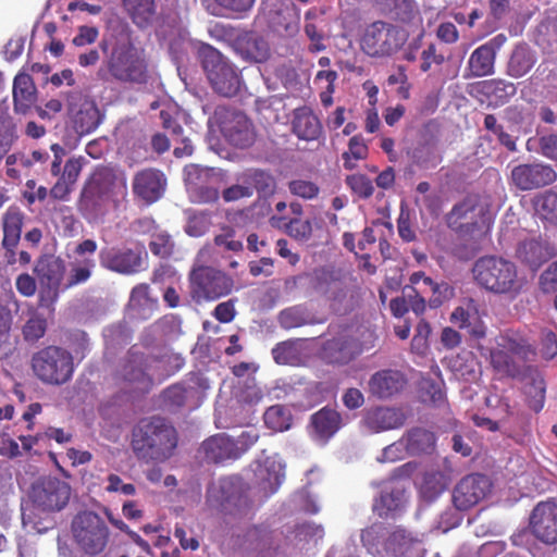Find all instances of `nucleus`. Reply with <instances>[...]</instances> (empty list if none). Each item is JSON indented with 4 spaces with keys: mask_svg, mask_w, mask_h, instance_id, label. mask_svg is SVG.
<instances>
[{
    "mask_svg": "<svg viewBox=\"0 0 557 557\" xmlns=\"http://www.w3.org/2000/svg\"><path fill=\"white\" fill-rule=\"evenodd\" d=\"M214 243L218 247L228 251H240L243 243L236 238L235 231L231 227L222 228L221 233L214 237Z\"/></svg>",
    "mask_w": 557,
    "mask_h": 557,
    "instance_id": "nucleus-58",
    "label": "nucleus"
},
{
    "mask_svg": "<svg viewBox=\"0 0 557 557\" xmlns=\"http://www.w3.org/2000/svg\"><path fill=\"white\" fill-rule=\"evenodd\" d=\"M201 449L206 459L211 462H222L239 457L234 440L224 434L208 438L202 443Z\"/></svg>",
    "mask_w": 557,
    "mask_h": 557,
    "instance_id": "nucleus-27",
    "label": "nucleus"
},
{
    "mask_svg": "<svg viewBox=\"0 0 557 557\" xmlns=\"http://www.w3.org/2000/svg\"><path fill=\"white\" fill-rule=\"evenodd\" d=\"M184 172L186 189L193 202L210 203L218 200L223 180L220 171L190 164Z\"/></svg>",
    "mask_w": 557,
    "mask_h": 557,
    "instance_id": "nucleus-13",
    "label": "nucleus"
},
{
    "mask_svg": "<svg viewBox=\"0 0 557 557\" xmlns=\"http://www.w3.org/2000/svg\"><path fill=\"white\" fill-rule=\"evenodd\" d=\"M405 500L404 486L399 481L392 480L382 487L380 497L374 502L373 510L380 517H392L404 507Z\"/></svg>",
    "mask_w": 557,
    "mask_h": 557,
    "instance_id": "nucleus-25",
    "label": "nucleus"
},
{
    "mask_svg": "<svg viewBox=\"0 0 557 557\" xmlns=\"http://www.w3.org/2000/svg\"><path fill=\"white\" fill-rule=\"evenodd\" d=\"M312 288L329 301L336 313H345L354 307L352 293L339 271L318 269L312 273Z\"/></svg>",
    "mask_w": 557,
    "mask_h": 557,
    "instance_id": "nucleus-9",
    "label": "nucleus"
},
{
    "mask_svg": "<svg viewBox=\"0 0 557 557\" xmlns=\"http://www.w3.org/2000/svg\"><path fill=\"white\" fill-rule=\"evenodd\" d=\"M308 322V314L300 306L284 309L278 314V323L282 327L289 330L299 327Z\"/></svg>",
    "mask_w": 557,
    "mask_h": 557,
    "instance_id": "nucleus-53",
    "label": "nucleus"
},
{
    "mask_svg": "<svg viewBox=\"0 0 557 557\" xmlns=\"http://www.w3.org/2000/svg\"><path fill=\"white\" fill-rule=\"evenodd\" d=\"M557 178L552 166L541 163L520 164L512 169V183L521 190H530L554 183Z\"/></svg>",
    "mask_w": 557,
    "mask_h": 557,
    "instance_id": "nucleus-22",
    "label": "nucleus"
},
{
    "mask_svg": "<svg viewBox=\"0 0 557 557\" xmlns=\"http://www.w3.org/2000/svg\"><path fill=\"white\" fill-rule=\"evenodd\" d=\"M405 420L406 417L400 409L381 406L367 409L360 424L368 433H380L400 428Z\"/></svg>",
    "mask_w": 557,
    "mask_h": 557,
    "instance_id": "nucleus-23",
    "label": "nucleus"
},
{
    "mask_svg": "<svg viewBox=\"0 0 557 557\" xmlns=\"http://www.w3.org/2000/svg\"><path fill=\"white\" fill-rule=\"evenodd\" d=\"M494 62L492 50L480 46L471 53L468 65L472 76L482 77L494 73Z\"/></svg>",
    "mask_w": 557,
    "mask_h": 557,
    "instance_id": "nucleus-39",
    "label": "nucleus"
},
{
    "mask_svg": "<svg viewBox=\"0 0 557 557\" xmlns=\"http://www.w3.org/2000/svg\"><path fill=\"white\" fill-rule=\"evenodd\" d=\"M408 35L407 29L379 21L364 29L360 46L368 55L387 57L403 47Z\"/></svg>",
    "mask_w": 557,
    "mask_h": 557,
    "instance_id": "nucleus-8",
    "label": "nucleus"
},
{
    "mask_svg": "<svg viewBox=\"0 0 557 557\" xmlns=\"http://www.w3.org/2000/svg\"><path fill=\"white\" fill-rule=\"evenodd\" d=\"M211 225L210 218L205 212L193 213L188 216L185 232L193 237H200L205 235Z\"/></svg>",
    "mask_w": 557,
    "mask_h": 557,
    "instance_id": "nucleus-56",
    "label": "nucleus"
},
{
    "mask_svg": "<svg viewBox=\"0 0 557 557\" xmlns=\"http://www.w3.org/2000/svg\"><path fill=\"white\" fill-rule=\"evenodd\" d=\"M251 196L252 187L244 182L243 175L239 178V183L225 188L222 193V197L226 202L237 201Z\"/></svg>",
    "mask_w": 557,
    "mask_h": 557,
    "instance_id": "nucleus-59",
    "label": "nucleus"
},
{
    "mask_svg": "<svg viewBox=\"0 0 557 557\" xmlns=\"http://www.w3.org/2000/svg\"><path fill=\"white\" fill-rule=\"evenodd\" d=\"M519 380L524 382L530 408L536 412L540 411L545 400V384L542 375L536 369L529 366Z\"/></svg>",
    "mask_w": 557,
    "mask_h": 557,
    "instance_id": "nucleus-30",
    "label": "nucleus"
},
{
    "mask_svg": "<svg viewBox=\"0 0 557 557\" xmlns=\"http://www.w3.org/2000/svg\"><path fill=\"white\" fill-rule=\"evenodd\" d=\"M166 185L168 180L162 171L147 168L134 174L132 191L135 198L147 205H151L162 198Z\"/></svg>",
    "mask_w": 557,
    "mask_h": 557,
    "instance_id": "nucleus-19",
    "label": "nucleus"
},
{
    "mask_svg": "<svg viewBox=\"0 0 557 557\" xmlns=\"http://www.w3.org/2000/svg\"><path fill=\"white\" fill-rule=\"evenodd\" d=\"M272 356L278 364H299L301 361L300 343L298 341L282 342L272 349Z\"/></svg>",
    "mask_w": 557,
    "mask_h": 557,
    "instance_id": "nucleus-43",
    "label": "nucleus"
},
{
    "mask_svg": "<svg viewBox=\"0 0 557 557\" xmlns=\"http://www.w3.org/2000/svg\"><path fill=\"white\" fill-rule=\"evenodd\" d=\"M406 384L405 376L395 370H382L375 372L369 380L371 395L385 399L399 393Z\"/></svg>",
    "mask_w": 557,
    "mask_h": 557,
    "instance_id": "nucleus-26",
    "label": "nucleus"
},
{
    "mask_svg": "<svg viewBox=\"0 0 557 557\" xmlns=\"http://www.w3.org/2000/svg\"><path fill=\"white\" fill-rule=\"evenodd\" d=\"M132 444L139 458L164 460L176 446L175 431L160 418L145 420L135 429Z\"/></svg>",
    "mask_w": 557,
    "mask_h": 557,
    "instance_id": "nucleus-4",
    "label": "nucleus"
},
{
    "mask_svg": "<svg viewBox=\"0 0 557 557\" xmlns=\"http://www.w3.org/2000/svg\"><path fill=\"white\" fill-rule=\"evenodd\" d=\"M18 138L17 126L8 107L0 106V161Z\"/></svg>",
    "mask_w": 557,
    "mask_h": 557,
    "instance_id": "nucleus-37",
    "label": "nucleus"
},
{
    "mask_svg": "<svg viewBox=\"0 0 557 557\" xmlns=\"http://www.w3.org/2000/svg\"><path fill=\"white\" fill-rule=\"evenodd\" d=\"M66 267L62 259L54 256L40 258L35 265V273L39 284L52 290L54 296L65 278Z\"/></svg>",
    "mask_w": 557,
    "mask_h": 557,
    "instance_id": "nucleus-24",
    "label": "nucleus"
},
{
    "mask_svg": "<svg viewBox=\"0 0 557 557\" xmlns=\"http://www.w3.org/2000/svg\"><path fill=\"white\" fill-rule=\"evenodd\" d=\"M85 159L83 157L69 159L60 174V178L75 185L83 170Z\"/></svg>",
    "mask_w": 557,
    "mask_h": 557,
    "instance_id": "nucleus-62",
    "label": "nucleus"
},
{
    "mask_svg": "<svg viewBox=\"0 0 557 557\" xmlns=\"http://www.w3.org/2000/svg\"><path fill=\"white\" fill-rule=\"evenodd\" d=\"M358 352L357 344L346 335L332 338L324 345V356L332 363H347Z\"/></svg>",
    "mask_w": 557,
    "mask_h": 557,
    "instance_id": "nucleus-28",
    "label": "nucleus"
},
{
    "mask_svg": "<svg viewBox=\"0 0 557 557\" xmlns=\"http://www.w3.org/2000/svg\"><path fill=\"white\" fill-rule=\"evenodd\" d=\"M23 213L16 208H10L3 216V245L13 248L21 238Z\"/></svg>",
    "mask_w": 557,
    "mask_h": 557,
    "instance_id": "nucleus-38",
    "label": "nucleus"
},
{
    "mask_svg": "<svg viewBox=\"0 0 557 557\" xmlns=\"http://www.w3.org/2000/svg\"><path fill=\"white\" fill-rule=\"evenodd\" d=\"M32 368L35 375L44 383L61 385L72 377L73 357L63 348L49 346L33 356Z\"/></svg>",
    "mask_w": 557,
    "mask_h": 557,
    "instance_id": "nucleus-7",
    "label": "nucleus"
},
{
    "mask_svg": "<svg viewBox=\"0 0 557 557\" xmlns=\"http://www.w3.org/2000/svg\"><path fill=\"white\" fill-rule=\"evenodd\" d=\"M150 361L153 372H156V381H161L164 377L173 374L184 364L183 358L175 354H166L161 358L150 356Z\"/></svg>",
    "mask_w": 557,
    "mask_h": 557,
    "instance_id": "nucleus-46",
    "label": "nucleus"
},
{
    "mask_svg": "<svg viewBox=\"0 0 557 557\" xmlns=\"http://www.w3.org/2000/svg\"><path fill=\"white\" fill-rule=\"evenodd\" d=\"M100 263L106 269L134 274L146 269L147 252L144 249H103L99 253Z\"/></svg>",
    "mask_w": 557,
    "mask_h": 557,
    "instance_id": "nucleus-18",
    "label": "nucleus"
},
{
    "mask_svg": "<svg viewBox=\"0 0 557 557\" xmlns=\"http://www.w3.org/2000/svg\"><path fill=\"white\" fill-rule=\"evenodd\" d=\"M100 112L91 100H83L79 108L73 114V123L78 135L94 132L100 124Z\"/></svg>",
    "mask_w": 557,
    "mask_h": 557,
    "instance_id": "nucleus-31",
    "label": "nucleus"
},
{
    "mask_svg": "<svg viewBox=\"0 0 557 557\" xmlns=\"http://www.w3.org/2000/svg\"><path fill=\"white\" fill-rule=\"evenodd\" d=\"M530 525L533 534L544 543L557 542V504L542 502L533 509Z\"/></svg>",
    "mask_w": 557,
    "mask_h": 557,
    "instance_id": "nucleus-21",
    "label": "nucleus"
},
{
    "mask_svg": "<svg viewBox=\"0 0 557 557\" xmlns=\"http://www.w3.org/2000/svg\"><path fill=\"white\" fill-rule=\"evenodd\" d=\"M215 119H221L220 129L232 145L246 148L255 140V132L248 117L239 112H231L225 108H218Z\"/></svg>",
    "mask_w": 557,
    "mask_h": 557,
    "instance_id": "nucleus-17",
    "label": "nucleus"
},
{
    "mask_svg": "<svg viewBox=\"0 0 557 557\" xmlns=\"http://www.w3.org/2000/svg\"><path fill=\"white\" fill-rule=\"evenodd\" d=\"M535 355L534 347L525 339L499 337L490 350V362L500 377L519 379L524 374L529 361Z\"/></svg>",
    "mask_w": 557,
    "mask_h": 557,
    "instance_id": "nucleus-5",
    "label": "nucleus"
},
{
    "mask_svg": "<svg viewBox=\"0 0 557 557\" xmlns=\"http://www.w3.org/2000/svg\"><path fill=\"white\" fill-rule=\"evenodd\" d=\"M403 440L405 441L407 451L411 454L429 451L435 443L433 433L419 428L409 431L403 436Z\"/></svg>",
    "mask_w": 557,
    "mask_h": 557,
    "instance_id": "nucleus-41",
    "label": "nucleus"
},
{
    "mask_svg": "<svg viewBox=\"0 0 557 557\" xmlns=\"http://www.w3.org/2000/svg\"><path fill=\"white\" fill-rule=\"evenodd\" d=\"M347 184L356 194L364 198L370 197L374 191L372 182L362 174H354L348 176Z\"/></svg>",
    "mask_w": 557,
    "mask_h": 557,
    "instance_id": "nucleus-60",
    "label": "nucleus"
},
{
    "mask_svg": "<svg viewBox=\"0 0 557 557\" xmlns=\"http://www.w3.org/2000/svg\"><path fill=\"white\" fill-rule=\"evenodd\" d=\"M481 212L482 209L476 208L475 201L473 199H466L453 208L448 218L449 225L462 226L463 223L459 224V221L473 220Z\"/></svg>",
    "mask_w": 557,
    "mask_h": 557,
    "instance_id": "nucleus-51",
    "label": "nucleus"
},
{
    "mask_svg": "<svg viewBox=\"0 0 557 557\" xmlns=\"http://www.w3.org/2000/svg\"><path fill=\"white\" fill-rule=\"evenodd\" d=\"M72 532L76 544L89 555L101 553L110 534L104 521L94 511L79 512L73 519Z\"/></svg>",
    "mask_w": 557,
    "mask_h": 557,
    "instance_id": "nucleus-10",
    "label": "nucleus"
},
{
    "mask_svg": "<svg viewBox=\"0 0 557 557\" xmlns=\"http://www.w3.org/2000/svg\"><path fill=\"white\" fill-rule=\"evenodd\" d=\"M543 293L549 294L557 290V261L548 265L539 280Z\"/></svg>",
    "mask_w": 557,
    "mask_h": 557,
    "instance_id": "nucleus-64",
    "label": "nucleus"
},
{
    "mask_svg": "<svg viewBox=\"0 0 557 557\" xmlns=\"http://www.w3.org/2000/svg\"><path fill=\"white\" fill-rule=\"evenodd\" d=\"M125 9L138 26H146L153 17V0H123Z\"/></svg>",
    "mask_w": 557,
    "mask_h": 557,
    "instance_id": "nucleus-44",
    "label": "nucleus"
},
{
    "mask_svg": "<svg viewBox=\"0 0 557 557\" xmlns=\"http://www.w3.org/2000/svg\"><path fill=\"white\" fill-rule=\"evenodd\" d=\"M536 214L552 224H557V194L545 191L534 199Z\"/></svg>",
    "mask_w": 557,
    "mask_h": 557,
    "instance_id": "nucleus-47",
    "label": "nucleus"
},
{
    "mask_svg": "<svg viewBox=\"0 0 557 557\" xmlns=\"http://www.w3.org/2000/svg\"><path fill=\"white\" fill-rule=\"evenodd\" d=\"M149 246L156 256L164 258L172 253L174 243L168 233L159 232L152 235Z\"/></svg>",
    "mask_w": 557,
    "mask_h": 557,
    "instance_id": "nucleus-57",
    "label": "nucleus"
},
{
    "mask_svg": "<svg viewBox=\"0 0 557 557\" xmlns=\"http://www.w3.org/2000/svg\"><path fill=\"white\" fill-rule=\"evenodd\" d=\"M242 49L243 53L255 62H264L271 54L269 42L256 34L247 36Z\"/></svg>",
    "mask_w": 557,
    "mask_h": 557,
    "instance_id": "nucleus-45",
    "label": "nucleus"
},
{
    "mask_svg": "<svg viewBox=\"0 0 557 557\" xmlns=\"http://www.w3.org/2000/svg\"><path fill=\"white\" fill-rule=\"evenodd\" d=\"M120 375L125 387L137 393L148 392L156 382L150 356L137 350L129 351Z\"/></svg>",
    "mask_w": 557,
    "mask_h": 557,
    "instance_id": "nucleus-15",
    "label": "nucleus"
},
{
    "mask_svg": "<svg viewBox=\"0 0 557 557\" xmlns=\"http://www.w3.org/2000/svg\"><path fill=\"white\" fill-rule=\"evenodd\" d=\"M234 286L232 277L210 267H199L190 273V293L195 300H216L228 295Z\"/></svg>",
    "mask_w": 557,
    "mask_h": 557,
    "instance_id": "nucleus-12",
    "label": "nucleus"
},
{
    "mask_svg": "<svg viewBox=\"0 0 557 557\" xmlns=\"http://www.w3.org/2000/svg\"><path fill=\"white\" fill-rule=\"evenodd\" d=\"M47 330V320L38 310L29 307L27 310V319L23 325L22 333L26 342H37Z\"/></svg>",
    "mask_w": 557,
    "mask_h": 557,
    "instance_id": "nucleus-42",
    "label": "nucleus"
},
{
    "mask_svg": "<svg viewBox=\"0 0 557 557\" xmlns=\"http://www.w3.org/2000/svg\"><path fill=\"white\" fill-rule=\"evenodd\" d=\"M385 11L393 13L398 20L405 23L421 22L418 9L413 0H375Z\"/></svg>",
    "mask_w": 557,
    "mask_h": 557,
    "instance_id": "nucleus-35",
    "label": "nucleus"
},
{
    "mask_svg": "<svg viewBox=\"0 0 557 557\" xmlns=\"http://www.w3.org/2000/svg\"><path fill=\"white\" fill-rule=\"evenodd\" d=\"M201 55L203 69L214 90L225 97L236 95L240 85L236 70L212 47H206Z\"/></svg>",
    "mask_w": 557,
    "mask_h": 557,
    "instance_id": "nucleus-11",
    "label": "nucleus"
},
{
    "mask_svg": "<svg viewBox=\"0 0 557 557\" xmlns=\"http://www.w3.org/2000/svg\"><path fill=\"white\" fill-rule=\"evenodd\" d=\"M478 309L473 301L457 307L450 314V321L460 329L468 327L476 319Z\"/></svg>",
    "mask_w": 557,
    "mask_h": 557,
    "instance_id": "nucleus-55",
    "label": "nucleus"
},
{
    "mask_svg": "<svg viewBox=\"0 0 557 557\" xmlns=\"http://www.w3.org/2000/svg\"><path fill=\"white\" fill-rule=\"evenodd\" d=\"M13 100L16 112L25 113L35 100V86L28 74L16 75L13 84Z\"/></svg>",
    "mask_w": 557,
    "mask_h": 557,
    "instance_id": "nucleus-33",
    "label": "nucleus"
},
{
    "mask_svg": "<svg viewBox=\"0 0 557 557\" xmlns=\"http://www.w3.org/2000/svg\"><path fill=\"white\" fill-rule=\"evenodd\" d=\"M420 540L413 537L406 530L398 529L392 533L387 542V549L399 556H413V549Z\"/></svg>",
    "mask_w": 557,
    "mask_h": 557,
    "instance_id": "nucleus-40",
    "label": "nucleus"
},
{
    "mask_svg": "<svg viewBox=\"0 0 557 557\" xmlns=\"http://www.w3.org/2000/svg\"><path fill=\"white\" fill-rule=\"evenodd\" d=\"M517 253L519 259L533 270H536L550 256L546 245L536 239L523 242Z\"/></svg>",
    "mask_w": 557,
    "mask_h": 557,
    "instance_id": "nucleus-36",
    "label": "nucleus"
},
{
    "mask_svg": "<svg viewBox=\"0 0 557 557\" xmlns=\"http://www.w3.org/2000/svg\"><path fill=\"white\" fill-rule=\"evenodd\" d=\"M472 271L479 285L509 298H516L527 283L525 278L518 274L516 264L503 258H481L474 263Z\"/></svg>",
    "mask_w": 557,
    "mask_h": 557,
    "instance_id": "nucleus-3",
    "label": "nucleus"
},
{
    "mask_svg": "<svg viewBox=\"0 0 557 557\" xmlns=\"http://www.w3.org/2000/svg\"><path fill=\"white\" fill-rule=\"evenodd\" d=\"M536 62L535 53L527 46H518L510 57L508 74L515 78L524 76Z\"/></svg>",
    "mask_w": 557,
    "mask_h": 557,
    "instance_id": "nucleus-34",
    "label": "nucleus"
},
{
    "mask_svg": "<svg viewBox=\"0 0 557 557\" xmlns=\"http://www.w3.org/2000/svg\"><path fill=\"white\" fill-rule=\"evenodd\" d=\"M129 305L138 311L139 315L147 317L146 311H151L156 306V302L149 297L148 285L140 284L133 288Z\"/></svg>",
    "mask_w": 557,
    "mask_h": 557,
    "instance_id": "nucleus-52",
    "label": "nucleus"
},
{
    "mask_svg": "<svg viewBox=\"0 0 557 557\" xmlns=\"http://www.w3.org/2000/svg\"><path fill=\"white\" fill-rule=\"evenodd\" d=\"M289 190L295 196L304 199H312L317 197L319 187L309 181L295 180L289 183Z\"/></svg>",
    "mask_w": 557,
    "mask_h": 557,
    "instance_id": "nucleus-61",
    "label": "nucleus"
},
{
    "mask_svg": "<svg viewBox=\"0 0 557 557\" xmlns=\"http://www.w3.org/2000/svg\"><path fill=\"white\" fill-rule=\"evenodd\" d=\"M287 233L299 240H307L311 237L312 226L308 220L294 219L287 224Z\"/></svg>",
    "mask_w": 557,
    "mask_h": 557,
    "instance_id": "nucleus-63",
    "label": "nucleus"
},
{
    "mask_svg": "<svg viewBox=\"0 0 557 557\" xmlns=\"http://www.w3.org/2000/svg\"><path fill=\"white\" fill-rule=\"evenodd\" d=\"M100 47L106 53L103 66L98 71L100 78L138 85L147 82V61L128 35H121L113 41L102 40Z\"/></svg>",
    "mask_w": 557,
    "mask_h": 557,
    "instance_id": "nucleus-1",
    "label": "nucleus"
},
{
    "mask_svg": "<svg viewBox=\"0 0 557 557\" xmlns=\"http://www.w3.org/2000/svg\"><path fill=\"white\" fill-rule=\"evenodd\" d=\"M70 496V485L54 476L39 479L33 484L29 495L33 505L45 512L60 511L66 506Z\"/></svg>",
    "mask_w": 557,
    "mask_h": 557,
    "instance_id": "nucleus-14",
    "label": "nucleus"
},
{
    "mask_svg": "<svg viewBox=\"0 0 557 557\" xmlns=\"http://www.w3.org/2000/svg\"><path fill=\"white\" fill-rule=\"evenodd\" d=\"M321 123L313 112L308 108L295 110L293 117V131L305 140H314L321 134Z\"/></svg>",
    "mask_w": 557,
    "mask_h": 557,
    "instance_id": "nucleus-29",
    "label": "nucleus"
},
{
    "mask_svg": "<svg viewBox=\"0 0 557 557\" xmlns=\"http://www.w3.org/2000/svg\"><path fill=\"white\" fill-rule=\"evenodd\" d=\"M126 195V178L110 168H100L86 182L79 199V209L92 219L103 216L110 202L116 203L119 198Z\"/></svg>",
    "mask_w": 557,
    "mask_h": 557,
    "instance_id": "nucleus-2",
    "label": "nucleus"
},
{
    "mask_svg": "<svg viewBox=\"0 0 557 557\" xmlns=\"http://www.w3.org/2000/svg\"><path fill=\"white\" fill-rule=\"evenodd\" d=\"M94 268L95 261L92 259L76 260L72 262L69 274L63 284L64 287L70 288L87 282L91 276Z\"/></svg>",
    "mask_w": 557,
    "mask_h": 557,
    "instance_id": "nucleus-48",
    "label": "nucleus"
},
{
    "mask_svg": "<svg viewBox=\"0 0 557 557\" xmlns=\"http://www.w3.org/2000/svg\"><path fill=\"white\" fill-rule=\"evenodd\" d=\"M491 491L490 480L480 474L461 479L453 492V503L459 510H468L478 505Z\"/></svg>",
    "mask_w": 557,
    "mask_h": 557,
    "instance_id": "nucleus-20",
    "label": "nucleus"
},
{
    "mask_svg": "<svg viewBox=\"0 0 557 557\" xmlns=\"http://www.w3.org/2000/svg\"><path fill=\"white\" fill-rule=\"evenodd\" d=\"M264 423L275 432L286 431L292 423L290 411L281 405L272 406L264 412Z\"/></svg>",
    "mask_w": 557,
    "mask_h": 557,
    "instance_id": "nucleus-49",
    "label": "nucleus"
},
{
    "mask_svg": "<svg viewBox=\"0 0 557 557\" xmlns=\"http://www.w3.org/2000/svg\"><path fill=\"white\" fill-rule=\"evenodd\" d=\"M207 503L230 515H246L255 505L247 484L239 476H228L209 486Z\"/></svg>",
    "mask_w": 557,
    "mask_h": 557,
    "instance_id": "nucleus-6",
    "label": "nucleus"
},
{
    "mask_svg": "<svg viewBox=\"0 0 557 557\" xmlns=\"http://www.w3.org/2000/svg\"><path fill=\"white\" fill-rule=\"evenodd\" d=\"M255 488L259 500L276 493L284 480V465L278 456H261L252 463Z\"/></svg>",
    "mask_w": 557,
    "mask_h": 557,
    "instance_id": "nucleus-16",
    "label": "nucleus"
},
{
    "mask_svg": "<svg viewBox=\"0 0 557 557\" xmlns=\"http://www.w3.org/2000/svg\"><path fill=\"white\" fill-rule=\"evenodd\" d=\"M195 389L176 384L166 388L163 393L164 401L172 407H182L188 405V399L193 397Z\"/></svg>",
    "mask_w": 557,
    "mask_h": 557,
    "instance_id": "nucleus-54",
    "label": "nucleus"
},
{
    "mask_svg": "<svg viewBox=\"0 0 557 557\" xmlns=\"http://www.w3.org/2000/svg\"><path fill=\"white\" fill-rule=\"evenodd\" d=\"M312 425L318 438L326 441L343 425L341 414L333 409H321L312 416Z\"/></svg>",
    "mask_w": 557,
    "mask_h": 557,
    "instance_id": "nucleus-32",
    "label": "nucleus"
},
{
    "mask_svg": "<svg viewBox=\"0 0 557 557\" xmlns=\"http://www.w3.org/2000/svg\"><path fill=\"white\" fill-rule=\"evenodd\" d=\"M244 182L263 196L271 195L275 190V180L272 175L263 171H248L243 174Z\"/></svg>",
    "mask_w": 557,
    "mask_h": 557,
    "instance_id": "nucleus-50",
    "label": "nucleus"
}]
</instances>
